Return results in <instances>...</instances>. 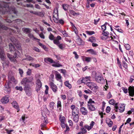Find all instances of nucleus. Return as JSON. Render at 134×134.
<instances>
[{
  "label": "nucleus",
  "instance_id": "6ab92c4d",
  "mask_svg": "<svg viewBox=\"0 0 134 134\" xmlns=\"http://www.w3.org/2000/svg\"><path fill=\"white\" fill-rule=\"evenodd\" d=\"M119 107L118 109L119 110V111L120 113L123 112L125 109V105L124 104H121L119 105Z\"/></svg>",
  "mask_w": 134,
  "mask_h": 134
},
{
  "label": "nucleus",
  "instance_id": "20e7f679",
  "mask_svg": "<svg viewBox=\"0 0 134 134\" xmlns=\"http://www.w3.org/2000/svg\"><path fill=\"white\" fill-rule=\"evenodd\" d=\"M53 14V18L54 22L57 23H58L59 17L58 8H54V10Z\"/></svg>",
  "mask_w": 134,
  "mask_h": 134
},
{
  "label": "nucleus",
  "instance_id": "f257e3e1",
  "mask_svg": "<svg viewBox=\"0 0 134 134\" xmlns=\"http://www.w3.org/2000/svg\"><path fill=\"white\" fill-rule=\"evenodd\" d=\"M8 3L4 2H0V14H4L7 12H9L10 13H14L16 14L17 11L14 7H9Z\"/></svg>",
  "mask_w": 134,
  "mask_h": 134
},
{
  "label": "nucleus",
  "instance_id": "f3484780",
  "mask_svg": "<svg viewBox=\"0 0 134 134\" xmlns=\"http://www.w3.org/2000/svg\"><path fill=\"white\" fill-rule=\"evenodd\" d=\"M80 110L82 115H86L87 114L88 112L86 108L84 107H82L80 108Z\"/></svg>",
  "mask_w": 134,
  "mask_h": 134
},
{
  "label": "nucleus",
  "instance_id": "bb28decb",
  "mask_svg": "<svg viewBox=\"0 0 134 134\" xmlns=\"http://www.w3.org/2000/svg\"><path fill=\"white\" fill-rule=\"evenodd\" d=\"M79 109L78 108L72 111V115H78L79 114Z\"/></svg>",
  "mask_w": 134,
  "mask_h": 134
},
{
  "label": "nucleus",
  "instance_id": "e433bc0d",
  "mask_svg": "<svg viewBox=\"0 0 134 134\" xmlns=\"http://www.w3.org/2000/svg\"><path fill=\"white\" fill-rule=\"evenodd\" d=\"M28 36L30 38H33V39L34 40H39L38 39H37L35 37L33 34H31L30 33H29L28 34Z\"/></svg>",
  "mask_w": 134,
  "mask_h": 134
},
{
  "label": "nucleus",
  "instance_id": "f704fd0d",
  "mask_svg": "<svg viewBox=\"0 0 134 134\" xmlns=\"http://www.w3.org/2000/svg\"><path fill=\"white\" fill-rule=\"evenodd\" d=\"M27 80L28 82H30L33 80L34 78L33 77L31 76L28 78L27 77Z\"/></svg>",
  "mask_w": 134,
  "mask_h": 134
},
{
  "label": "nucleus",
  "instance_id": "6e6552de",
  "mask_svg": "<svg viewBox=\"0 0 134 134\" xmlns=\"http://www.w3.org/2000/svg\"><path fill=\"white\" fill-rule=\"evenodd\" d=\"M10 85L9 83H6L4 87V92L6 94H9L11 91L10 88L9 87Z\"/></svg>",
  "mask_w": 134,
  "mask_h": 134
},
{
  "label": "nucleus",
  "instance_id": "052dcab7",
  "mask_svg": "<svg viewBox=\"0 0 134 134\" xmlns=\"http://www.w3.org/2000/svg\"><path fill=\"white\" fill-rule=\"evenodd\" d=\"M69 12L71 14L74 15H75L76 14H77L74 11L72 10H70Z\"/></svg>",
  "mask_w": 134,
  "mask_h": 134
},
{
  "label": "nucleus",
  "instance_id": "dca6fc26",
  "mask_svg": "<svg viewBox=\"0 0 134 134\" xmlns=\"http://www.w3.org/2000/svg\"><path fill=\"white\" fill-rule=\"evenodd\" d=\"M5 55L4 50L2 48H0V58L2 60H4Z\"/></svg>",
  "mask_w": 134,
  "mask_h": 134
},
{
  "label": "nucleus",
  "instance_id": "c03bdc74",
  "mask_svg": "<svg viewBox=\"0 0 134 134\" xmlns=\"http://www.w3.org/2000/svg\"><path fill=\"white\" fill-rule=\"evenodd\" d=\"M37 15L41 17H43L44 16V14L41 12H38Z\"/></svg>",
  "mask_w": 134,
  "mask_h": 134
},
{
  "label": "nucleus",
  "instance_id": "13d9d810",
  "mask_svg": "<svg viewBox=\"0 0 134 134\" xmlns=\"http://www.w3.org/2000/svg\"><path fill=\"white\" fill-rule=\"evenodd\" d=\"M85 59L86 61L89 62L91 61V58L89 57H86L85 58Z\"/></svg>",
  "mask_w": 134,
  "mask_h": 134
},
{
  "label": "nucleus",
  "instance_id": "2eb2a0df",
  "mask_svg": "<svg viewBox=\"0 0 134 134\" xmlns=\"http://www.w3.org/2000/svg\"><path fill=\"white\" fill-rule=\"evenodd\" d=\"M9 96L8 95L5 96L1 99V102L3 104H6L9 101Z\"/></svg>",
  "mask_w": 134,
  "mask_h": 134
},
{
  "label": "nucleus",
  "instance_id": "ddd939ff",
  "mask_svg": "<svg viewBox=\"0 0 134 134\" xmlns=\"http://www.w3.org/2000/svg\"><path fill=\"white\" fill-rule=\"evenodd\" d=\"M42 83L41 82L40 80L39 79H37L36 80V90L37 92L40 90L42 87Z\"/></svg>",
  "mask_w": 134,
  "mask_h": 134
},
{
  "label": "nucleus",
  "instance_id": "4468645a",
  "mask_svg": "<svg viewBox=\"0 0 134 134\" xmlns=\"http://www.w3.org/2000/svg\"><path fill=\"white\" fill-rule=\"evenodd\" d=\"M2 29L5 30H7L8 31H9L10 33L12 32H14L15 33L14 31L10 28H8L2 25L1 23H0V30H1Z\"/></svg>",
  "mask_w": 134,
  "mask_h": 134
},
{
  "label": "nucleus",
  "instance_id": "4be33fe9",
  "mask_svg": "<svg viewBox=\"0 0 134 134\" xmlns=\"http://www.w3.org/2000/svg\"><path fill=\"white\" fill-rule=\"evenodd\" d=\"M91 77L90 76H86L85 77H83L82 79H83L82 81L83 82V83L86 84L87 82L88 81H90Z\"/></svg>",
  "mask_w": 134,
  "mask_h": 134
},
{
  "label": "nucleus",
  "instance_id": "774afa93",
  "mask_svg": "<svg viewBox=\"0 0 134 134\" xmlns=\"http://www.w3.org/2000/svg\"><path fill=\"white\" fill-rule=\"evenodd\" d=\"M99 134H108L107 133H105L104 131L103 130H100L99 131Z\"/></svg>",
  "mask_w": 134,
  "mask_h": 134
},
{
  "label": "nucleus",
  "instance_id": "0eeeda50",
  "mask_svg": "<svg viewBox=\"0 0 134 134\" xmlns=\"http://www.w3.org/2000/svg\"><path fill=\"white\" fill-rule=\"evenodd\" d=\"M94 78L96 81L99 83H103L104 81V79L103 77L97 74L95 75Z\"/></svg>",
  "mask_w": 134,
  "mask_h": 134
},
{
  "label": "nucleus",
  "instance_id": "72a5a7b5",
  "mask_svg": "<svg viewBox=\"0 0 134 134\" xmlns=\"http://www.w3.org/2000/svg\"><path fill=\"white\" fill-rule=\"evenodd\" d=\"M89 41L92 43L95 42L96 41L95 38L94 37H90L89 38Z\"/></svg>",
  "mask_w": 134,
  "mask_h": 134
},
{
  "label": "nucleus",
  "instance_id": "1a4fd4ad",
  "mask_svg": "<svg viewBox=\"0 0 134 134\" xmlns=\"http://www.w3.org/2000/svg\"><path fill=\"white\" fill-rule=\"evenodd\" d=\"M14 56H13L12 55H10L9 53L7 54V57L10 60L11 62L15 63L16 62V60L15 58H16V57H17V53L16 52H15L14 53Z\"/></svg>",
  "mask_w": 134,
  "mask_h": 134
},
{
  "label": "nucleus",
  "instance_id": "393cba45",
  "mask_svg": "<svg viewBox=\"0 0 134 134\" xmlns=\"http://www.w3.org/2000/svg\"><path fill=\"white\" fill-rule=\"evenodd\" d=\"M73 121L76 122H78L79 119V116L78 115H72Z\"/></svg>",
  "mask_w": 134,
  "mask_h": 134
},
{
  "label": "nucleus",
  "instance_id": "f8f14e48",
  "mask_svg": "<svg viewBox=\"0 0 134 134\" xmlns=\"http://www.w3.org/2000/svg\"><path fill=\"white\" fill-rule=\"evenodd\" d=\"M51 88L54 93H56L58 91V87L53 82H51L49 83Z\"/></svg>",
  "mask_w": 134,
  "mask_h": 134
},
{
  "label": "nucleus",
  "instance_id": "6e6d98bb",
  "mask_svg": "<svg viewBox=\"0 0 134 134\" xmlns=\"http://www.w3.org/2000/svg\"><path fill=\"white\" fill-rule=\"evenodd\" d=\"M49 39L52 40H53L54 39V36L51 34L49 35Z\"/></svg>",
  "mask_w": 134,
  "mask_h": 134
},
{
  "label": "nucleus",
  "instance_id": "2f4dec72",
  "mask_svg": "<svg viewBox=\"0 0 134 134\" xmlns=\"http://www.w3.org/2000/svg\"><path fill=\"white\" fill-rule=\"evenodd\" d=\"M25 59L29 61H32L35 60V59L29 56H27L26 58Z\"/></svg>",
  "mask_w": 134,
  "mask_h": 134
},
{
  "label": "nucleus",
  "instance_id": "58836bf2",
  "mask_svg": "<svg viewBox=\"0 0 134 134\" xmlns=\"http://www.w3.org/2000/svg\"><path fill=\"white\" fill-rule=\"evenodd\" d=\"M57 106L58 108H59V110L61 108L62 105L61 104V102L60 100H58V101Z\"/></svg>",
  "mask_w": 134,
  "mask_h": 134
},
{
  "label": "nucleus",
  "instance_id": "39448f33",
  "mask_svg": "<svg viewBox=\"0 0 134 134\" xmlns=\"http://www.w3.org/2000/svg\"><path fill=\"white\" fill-rule=\"evenodd\" d=\"M24 90L27 96H30L32 94L31 88L29 84L27 85L24 87Z\"/></svg>",
  "mask_w": 134,
  "mask_h": 134
},
{
  "label": "nucleus",
  "instance_id": "c85d7f7f",
  "mask_svg": "<svg viewBox=\"0 0 134 134\" xmlns=\"http://www.w3.org/2000/svg\"><path fill=\"white\" fill-rule=\"evenodd\" d=\"M22 30L24 32L26 33H30L31 31V30L28 28H22Z\"/></svg>",
  "mask_w": 134,
  "mask_h": 134
},
{
  "label": "nucleus",
  "instance_id": "a18cd8bd",
  "mask_svg": "<svg viewBox=\"0 0 134 134\" xmlns=\"http://www.w3.org/2000/svg\"><path fill=\"white\" fill-rule=\"evenodd\" d=\"M54 103L53 102H50L49 104V107L52 109H53L54 106Z\"/></svg>",
  "mask_w": 134,
  "mask_h": 134
},
{
  "label": "nucleus",
  "instance_id": "cd10ccee",
  "mask_svg": "<svg viewBox=\"0 0 134 134\" xmlns=\"http://www.w3.org/2000/svg\"><path fill=\"white\" fill-rule=\"evenodd\" d=\"M87 52H88L90 54H91L92 55H96L97 53L93 49H88L87 51Z\"/></svg>",
  "mask_w": 134,
  "mask_h": 134
},
{
  "label": "nucleus",
  "instance_id": "473e14b6",
  "mask_svg": "<svg viewBox=\"0 0 134 134\" xmlns=\"http://www.w3.org/2000/svg\"><path fill=\"white\" fill-rule=\"evenodd\" d=\"M63 9L65 11L67 10L69 5L67 4H63L62 5Z\"/></svg>",
  "mask_w": 134,
  "mask_h": 134
},
{
  "label": "nucleus",
  "instance_id": "de8ad7c7",
  "mask_svg": "<svg viewBox=\"0 0 134 134\" xmlns=\"http://www.w3.org/2000/svg\"><path fill=\"white\" fill-rule=\"evenodd\" d=\"M84 127L87 129L88 131H89L92 128L90 126L87 125H85Z\"/></svg>",
  "mask_w": 134,
  "mask_h": 134
},
{
  "label": "nucleus",
  "instance_id": "e2e57ef3",
  "mask_svg": "<svg viewBox=\"0 0 134 134\" xmlns=\"http://www.w3.org/2000/svg\"><path fill=\"white\" fill-rule=\"evenodd\" d=\"M77 108L76 107V106L75 105H71L70 106V108L72 110V111L75 110V109H76V108Z\"/></svg>",
  "mask_w": 134,
  "mask_h": 134
},
{
  "label": "nucleus",
  "instance_id": "a19ab883",
  "mask_svg": "<svg viewBox=\"0 0 134 134\" xmlns=\"http://www.w3.org/2000/svg\"><path fill=\"white\" fill-rule=\"evenodd\" d=\"M52 65L53 66L57 67H59L60 66H62V65L58 63H56L54 64H52Z\"/></svg>",
  "mask_w": 134,
  "mask_h": 134
},
{
  "label": "nucleus",
  "instance_id": "603ef678",
  "mask_svg": "<svg viewBox=\"0 0 134 134\" xmlns=\"http://www.w3.org/2000/svg\"><path fill=\"white\" fill-rule=\"evenodd\" d=\"M45 87H46V89L45 91V93L46 94H47L48 93L49 87L47 85H46L45 86Z\"/></svg>",
  "mask_w": 134,
  "mask_h": 134
},
{
  "label": "nucleus",
  "instance_id": "ea45409f",
  "mask_svg": "<svg viewBox=\"0 0 134 134\" xmlns=\"http://www.w3.org/2000/svg\"><path fill=\"white\" fill-rule=\"evenodd\" d=\"M118 103H115L114 104V110L116 112H117L118 111V109L119 107H118Z\"/></svg>",
  "mask_w": 134,
  "mask_h": 134
},
{
  "label": "nucleus",
  "instance_id": "9d476101",
  "mask_svg": "<svg viewBox=\"0 0 134 134\" xmlns=\"http://www.w3.org/2000/svg\"><path fill=\"white\" fill-rule=\"evenodd\" d=\"M8 82L7 83H9L10 85H11V83H16L17 82V81L15 79L13 76L9 75L8 76Z\"/></svg>",
  "mask_w": 134,
  "mask_h": 134
},
{
  "label": "nucleus",
  "instance_id": "49530a36",
  "mask_svg": "<svg viewBox=\"0 0 134 134\" xmlns=\"http://www.w3.org/2000/svg\"><path fill=\"white\" fill-rule=\"evenodd\" d=\"M25 119V117L24 116H22L20 119V122H23L24 124H25L24 121Z\"/></svg>",
  "mask_w": 134,
  "mask_h": 134
},
{
  "label": "nucleus",
  "instance_id": "864d4df0",
  "mask_svg": "<svg viewBox=\"0 0 134 134\" xmlns=\"http://www.w3.org/2000/svg\"><path fill=\"white\" fill-rule=\"evenodd\" d=\"M84 92L86 93L89 94H90L92 93V92L90 90L88 89L87 90H85L84 91Z\"/></svg>",
  "mask_w": 134,
  "mask_h": 134
},
{
  "label": "nucleus",
  "instance_id": "7ed1b4c3",
  "mask_svg": "<svg viewBox=\"0 0 134 134\" xmlns=\"http://www.w3.org/2000/svg\"><path fill=\"white\" fill-rule=\"evenodd\" d=\"M86 85L92 90L96 91L98 88L96 84L93 82H87Z\"/></svg>",
  "mask_w": 134,
  "mask_h": 134
},
{
  "label": "nucleus",
  "instance_id": "79ce46f5",
  "mask_svg": "<svg viewBox=\"0 0 134 134\" xmlns=\"http://www.w3.org/2000/svg\"><path fill=\"white\" fill-rule=\"evenodd\" d=\"M86 32L87 34L89 35H92L94 34V32L92 31H86Z\"/></svg>",
  "mask_w": 134,
  "mask_h": 134
},
{
  "label": "nucleus",
  "instance_id": "680f3d73",
  "mask_svg": "<svg viewBox=\"0 0 134 134\" xmlns=\"http://www.w3.org/2000/svg\"><path fill=\"white\" fill-rule=\"evenodd\" d=\"M15 22L17 23V24H20L22 22V20L20 19H17L15 20Z\"/></svg>",
  "mask_w": 134,
  "mask_h": 134
},
{
  "label": "nucleus",
  "instance_id": "9b49d317",
  "mask_svg": "<svg viewBox=\"0 0 134 134\" xmlns=\"http://www.w3.org/2000/svg\"><path fill=\"white\" fill-rule=\"evenodd\" d=\"M11 40L14 43V44L15 45L16 47L19 50H21V45L16 39H14V40L13 38H12L11 39Z\"/></svg>",
  "mask_w": 134,
  "mask_h": 134
},
{
  "label": "nucleus",
  "instance_id": "412c9836",
  "mask_svg": "<svg viewBox=\"0 0 134 134\" xmlns=\"http://www.w3.org/2000/svg\"><path fill=\"white\" fill-rule=\"evenodd\" d=\"M12 104L13 106L15 108H16L17 110H18L17 112H18L20 110V109H19V107L18 104L16 102V101H14L12 103Z\"/></svg>",
  "mask_w": 134,
  "mask_h": 134
},
{
  "label": "nucleus",
  "instance_id": "37998d69",
  "mask_svg": "<svg viewBox=\"0 0 134 134\" xmlns=\"http://www.w3.org/2000/svg\"><path fill=\"white\" fill-rule=\"evenodd\" d=\"M53 43L54 44L57 45L60 43L59 40L56 39L53 40Z\"/></svg>",
  "mask_w": 134,
  "mask_h": 134
},
{
  "label": "nucleus",
  "instance_id": "4d7b16f0",
  "mask_svg": "<svg viewBox=\"0 0 134 134\" xmlns=\"http://www.w3.org/2000/svg\"><path fill=\"white\" fill-rule=\"evenodd\" d=\"M15 89L17 90H19L20 91H22L23 90V88L21 86H16L15 87Z\"/></svg>",
  "mask_w": 134,
  "mask_h": 134
},
{
  "label": "nucleus",
  "instance_id": "423d86ee",
  "mask_svg": "<svg viewBox=\"0 0 134 134\" xmlns=\"http://www.w3.org/2000/svg\"><path fill=\"white\" fill-rule=\"evenodd\" d=\"M55 76L56 79L58 81H59L60 83V87H62L63 85L62 81V76L57 71H55Z\"/></svg>",
  "mask_w": 134,
  "mask_h": 134
},
{
  "label": "nucleus",
  "instance_id": "338daca9",
  "mask_svg": "<svg viewBox=\"0 0 134 134\" xmlns=\"http://www.w3.org/2000/svg\"><path fill=\"white\" fill-rule=\"evenodd\" d=\"M5 131H6L7 133L8 134H11V133L14 131V130H9L8 129H6Z\"/></svg>",
  "mask_w": 134,
  "mask_h": 134
},
{
  "label": "nucleus",
  "instance_id": "0e129e2a",
  "mask_svg": "<svg viewBox=\"0 0 134 134\" xmlns=\"http://www.w3.org/2000/svg\"><path fill=\"white\" fill-rule=\"evenodd\" d=\"M31 70L30 69H28L27 71V74L29 75H31Z\"/></svg>",
  "mask_w": 134,
  "mask_h": 134
},
{
  "label": "nucleus",
  "instance_id": "5701e85b",
  "mask_svg": "<svg viewBox=\"0 0 134 134\" xmlns=\"http://www.w3.org/2000/svg\"><path fill=\"white\" fill-rule=\"evenodd\" d=\"M44 61L46 63L49 62L51 63H55V62L53 61V60L49 58H44Z\"/></svg>",
  "mask_w": 134,
  "mask_h": 134
},
{
  "label": "nucleus",
  "instance_id": "4c0bfd02",
  "mask_svg": "<svg viewBox=\"0 0 134 134\" xmlns=\"http://www.w3.org/2000/svg\"><path fill=\"white\" fill-rule=\"evenodd\" d=\"M115 103V101L113 99L110 100L109 101V103L110 104L113 105H114Z\"/></svg>",
  "mask_w": 134,
  "mask_h": 134
},
{
  "label": "nucleus",
  "instance_id": "7c9ffc66",
  "mask_svg": "<svg viewBox=\"0 0 134 134\" xmlns=\"http://www.w3.org/2000/svg\"><path fill=\"white\" fill-rule=\"evenodd\" d=\"M108 25L109 26H110V25L109 23H105L104 25L101 26L102 29L103 31H104L106 29V25Z\"/></svg>",
  "mask_w": 134,
  "mask_h": 134
},
{
  "label": "nucleus",
  "instance_id": "69168bd1",
  "mask_svg": "<svg viewBox=\"0 0 134 134\" xmlns=\"http://www.w3.org/2000/svg\"><path fill=\"white\" fill-rule=\"evenodd\" d=\"M134 80V76H132L130 77L129 82L132 83Z\"/></svg>",
  "mask_w": 134,
  "mask_h": 134
},
{
  "label": "nucleus",
  "instance_id": "3c124183",
  "mask_svg": "<svg viewBox=\"0 0 134 134\" xmlns=\"http://www.w3.org/2000/svg\"><path fill=\"white\" fill-rule=\"evenodd\" d=\"M95 102L94 101L92 100V99L91 98L90 99L89 101L88 102V104H92V103H94Z\"/></svg>",
  "mask_w": 134,
  "mask_h": 134
},
{
  "label": "nucleus",
  "instance_id": "b1692460",
  "mask_svg": "<svg viewBox=\"0 0 134 134\" xmlns=\"http://www.w3.org/2000/svg\"><path fill=\"white\" fill-rule=\"evenodd\" d=\"M27 82H28L27 81V77L23 79L21 81V84L24 86V87L27 85L29 84L28 83H27Z\"/></svg>",
  "mask_w": 134,
  "mask_h": 134
},
{
  "label": "nucleus",
  "instance_id": "8fccbe9b",
  "mask_svg": "<svg viewBox=\"0 0 134 134\" xmlns=\"http://www.w3.org/2000/svg\"><path fill=\"white\" fill-rule=\"evenodd\" d=\"M57 46H58L59 48L60 49L62 50L63 49L64 47H63V45L62 44L60 43L58 45H57Z\"/></svg>",
  "mask_w": 134,
  "mask_h": 134
},
{
  "label": "nucleus",
  "instance_id": "5fc2aeb1",
  "mask_svg": "<svg viewBox=\"0 0 134 134\" xmlns=\"http://www.w3.org/2000/svg\"><path fill=\"white\" fill-rule=\"evenodd\" d=\"M42 119L44 123H46V120H47L46 118L43 116L42 117Z\"/></svg>",
  "mask_w": 134,
  "mask_h": 134
},
{
  "label": "nucleus",
  "instance_id": "c9c22d12",
  "mask_svg": "<svg viewBox=\"0 0 134 134\" xmlns=\"http://www.w3.org/2000/svg\"><path fill=\"white\" fill-rule=\"evenodd\" d=\"M61 32L62 33L63 35L65 37H67L68 36V34L67 32H66V31L65 30L64 31H61Z\"/></svg>",
  "mask_w": 134,
  "mask_h": 134
},
{
  "label": "nucleus",
  "instance_id": "f03ea898",
  "mask_svg": "<svg viewBox=\"0 0 134 134\" xmlns=\"http://www.w3.org/2000/svg\"><path fill=\"white\" fill-rule=\"evenodd\" d=\"M122 90L125 94L127 93L129 91L130 96L131 97H133L134 96V87H132L130 86L129 87L128 90L126 88L122 87Z\"/></svg>",
  "mask_w": 134,
  "mask_h": 134
},
{
  "label": "nucleus",
  "instance_id": "aec40b11",
  "mask_svg": "<svg viewBox=\"0 0 134 134\" xmlns=\"http://www.w3.org/2000/svg\"><path fill=\"white\" fill-rule=\"evenodd\" d=\"M76 42L77 44L79 45H83L84 44V42L82 40V39L80 38L79 37V38L76 40Z\"/></svg>",
  "mask_w": 134,
  "mask_h": 134
},
{
  "label": "nucleus",
  "instance_id": "c756f323",
  "mask_svg": "<svg viewBox=\"0 0 134 134\" xmlns=\"http://www.w3.org/2000/svg\"><path fill=\"white\" fill-rule=\"evenodd\" d=\"M64 84L67 87L69 88L70 89L71 88V85L69 82L68 81H65L64 82Z\"/></svg>",
  "mask_w": 134,
  "mask_h": 134
},
{
  "label": "nucleus",
  "instance_id": "a211bd4d",
  "mask_svg": "<svg viewBox=\"0 0 134 134\" xmlns=\"http://www.w3.org/2000/svg\"><path fill=\"white\" fill-rule=\"evenodd\" d=\"M87 107L88 109L91 111H94L96 110V108L94 105L90 104H87Z\"/></svg>",
  "mask_w": 134,
  "mask_h": 134
},
{
  "label": "nucleus",
  "instance_id": "a878e982",
  "mask_svg": "<svg viewBox=\"0 0 134 134\" xmlns=\"http://www.w3.org/2000/svg\"><path fill=\"white\" fill-rule=\"evenodd\" d=\"M9 49L10 51L11 52H13L15 51V49L14 46L11 43H9Z\"/></svg>",
  "mask_w": 134,
  "mask_h": 134
},
{
  "label": "nucleus",
  "instance_id": "09e8293b",
  "mask_svg": "<svg viewBox=\"0 0 134 134\" xmlns=\"http://www.w3.org/2000/svg\"><path fill=\"white\" fill-rule=\"evenodd\" d=\"M81 130L82 131L81 132H82V133H85L87 132V131L86 129H85L83 127H82L81 128Z\"/></svg>",
  "mask_w": 134,
  "mask_h": 134
},
{
  "label": "nucleus",
  "instance_id": "bf43d9fd",
  "mask_svg": "<svg viewBox=\"0 0 134 134\" xmlns=\"http://www.w3.org/2000/svg\"><path fill=\"white\" fill-rule=\"evenodd\" d=\"M65 118L63 116L60 118V120L61 123L65 122Z\"/></svg>",
  "mask_w": 134,
  "mask_h": 134
}]
</instances>
